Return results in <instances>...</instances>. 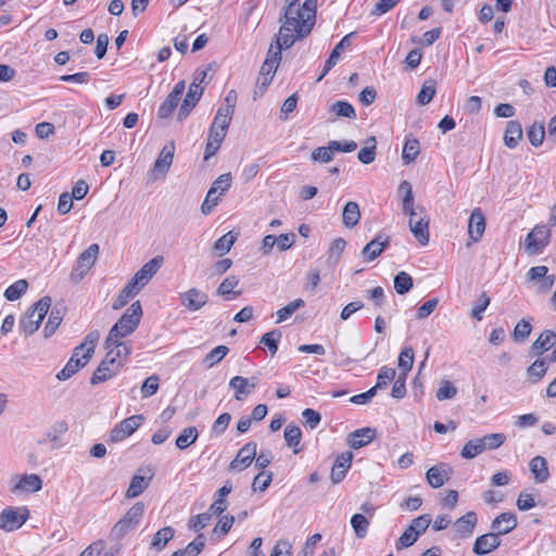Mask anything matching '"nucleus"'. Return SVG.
I'll list each match as a JSON object with an SVG mask.
<instances>
[{
	"mask_svg": "<svg viewBox=\"0 0 556 556\" xmlns=\"http://www.w3.org/2000/svg\"><path fill=\"white\" fill-rule=\"evenodd\" d=\"M287 2L285 21L279 30L286 34L285 45L292 46L311 34L316 18L317 0H305L301 7L291 0Z\"/></svg>",
	"mask_w": 556,
	"mask_h": 556,
	"instance_id": "obj_1",
	"label": "nucleus"
},
{
	"mask_svg": "<svg viewBox=\"0 0 556 556\" xmlns=\"http://www.w3.org/2000/svg\"><path fill=\"white\" fill-rule=\"evenodd\" d=\"M141 317L142 307L140 302L136 301L131 303L116 324L111 328L105 339V345L111 346L116 339L131 334L139 326Z\"/></svg>",
	"mask_w": 556,
	"mask_h": 556,
	"instance_id": "obj_2",
	"label": "nucleus"
},
{
	"mask_svg": "<svg viewBox=\"0 0 556 556\" xmlns=\"http://www.w3.org/2000/svg\"><path fill=\"white\" fill-rule=\"evenodd\" d=\"M51 303L52 299L45 295L28 308L18 323V328L25 336H31L39 329L45 316L51 307Z\"/></svg>",
	"mask_w": 556,
	"mask_h": 556,
	"instance_id": "obj_3",
	"label": "nucleus"
},
{
	"mask_svg": "<svg viewBox=\"0 0 556 556\" xmlns=\"http://www.w3.org/2000/svg\"><path fill=\"white\" fill-rule=\"evenodd\" d=\"M506 435L504 433H491L482 438L469 440L462 448L460 455L465 459H472L484 451L498 448L504 444Z\"/></svg>",
	"mask_w": 556,
	"mask_h": 556,
	"instance_id": "obj_4",
	"label": "nucleus"
},
{
	"mask_svg": "<svg viewBox=\"0 0 556 556\" xmlns=\"http://www.w3.org/2000/svg\"><path fill=\"white\" fill-rule=\"evenodd\" d=\"M146 506L142 502L135 503L119 519L111 530V539L115 541L122 540L128 532L134 530L140 522Z\"/></svg>",
	"mask_w": 556,
	"mask_h": 556,
	"instance_id": "obj_5",
	"label": "nucleus"
},
{
	"mask_svg": "<svg viewBox=\"0 0 556 556\" xmlns=\"http://www.w3.org/2000/svg\"><path fill=\"white\" fill-rule=\"evenodd\" d=\"M285 39L286 34H281V31L279 30V34L276 36L275 40L276 46L274 47V43L270 45L267 51L266 60L261 66L260 75L274 77V74L276 73L279 62L281 60V50L289 49L291 47L285 45Z\"/></svg>",
	"mask_w": 556,
	"mask_h": 556,
	"instance_id": "obj_6",
	"label": "nucleus"
},
{
	"mask_svg": "<svg viewBox=\"0 0 556 556\" xmlns=\"http://www.w3.org/2000/svg\"><path fill=\"white\" fill-rule=\"evenodd\" d=\"M29 518L27 507H7L0 513V529L12 532L20 529Z\"/></svg>",
	"mask_w": 556,
	"mask_h": 556,
	"instance_id": "obj_7",
	"label": "nucleus"
},
{
	"mask_svg": "<svg viewBox=\"0 0 556 556\" xmlns=\"http://www.w3.org/2000/svg\"><path fill=\"white\" fill-rule=\"evenodd\" d=\"M551 230L546 226H535L525 241L526 251L530 255H536L548 244Z\"/></svg>",
	"mask_w": 556,
	"mask_h": 556,
	"instance_id": "obj_8",
	"label": "nucleus"
},
{
	"mask_svg": "<svg viewBox=\"0 0 556 556\" xmlns=\"http://www.w3.org/2000/svg\"><path fill=\"white\" fill-rule=\"evenodd\" d=\"M143 421L142 415H134L118 422L110 432L111 442H121L131 435Z\"/></svg>",
	"mask_w": 556,
	"mask_h": 556,
	"instance_id": "obj_9",
	"label": "nucleus"
},
{
	"mask_svg": "<svg viewBox=\"0 0 556 556\" xmlns=\"http://www.w3.org/2000/svg\"><path fill=\"white\" fill-rule=\"evenodd\" d=\"M164 263V257L157 255L147 262L130 279V282L136 286L139 290H141L144 286L149 283L152 277L157 273L161 266Z\"/></svg>",
	"mask_w": 556,
	"mask_h": 556,
	"instance_id": "obj_10",
	"label": "nucleus"
},
{
	"mask_svg": "<svg viewBox=\"0 0 556 556\" xmlns=\"http://www.w3.org/2000/svg\"><path fill=\"white\" fill-rule=\"evenodd\" d=\"M408 226L415 239L421 245H427L429 243V218L424 207L419 208V215H414L409 218Z\"/></svg>",
	"mask_w": 556,
	"mask_h": 556,
	"instance_id": "obj_11",
	"label": "nucleus"
},
{
	"mask_svg": "<svg viewBox=\"0 0 556 556\" xmlns=\"http://www.w3.org/2000/svg\"><path fill=\"white\" fill-rule=\"evenodd\" d=\"M84 353V345H78L74 349L73 354L62 370L56 375L60 381H64L74 376L80 368L85 367L90 358H81Z\"/></svg>",
	"mask_w": 556,
	"mask_h": 556,
	"instance_id": "obj_12",
	"label": "nucleus"
},
{
	"mask_svg": "<svg viewBox=\"0 0 556 556\" xmlns=\"http://www.w3.org/2000/svg\"><path fill=\"white\" fill-rule=\"evenodd\" d=\"M256 442H248L237 453L229 464V470L242 471L248 468L256 457Z\"/></svg>",
	"mask_w": 556,
	"mask_h": 556,
	"instance_id": "obj_13",
	"label": "nucleus"
},
{
	"mask_svg": "<svg viewBox=\"0 0 556 556\" xmlns=\"http://www.w3.org/2000/svg\"><path fill=\"white\" fill-rule=\"evenodd\" d=\"M453 470L446 463H440L429 468L426 472L427 482L434 489L441 488L450 480Z\"/></svg>",
	"mask_w": 556,
	"mask_h": 556,
	"instance_id": "obj_14",
	"label": "nucleus"
},
{
	"mask_svg": "<svg viewBox=\"0 0 556 556\" xmlns=\"http://www.w3.org/2000/svg\"><path fill=\"white\" fill-rule=\"evenodd\" d=\"M501 538L493 531L479 535L472 546V553L483 556L495 551L501 545Z\"/></svg>",
	"mask_w": 556,
	"mask_h": 556,
	"instance_id": "obj_15",
	"label": "nucleus"
},
{
	"mask_svg": "<svg viewBox=\"0 0 556 556\" xmlns=\"http://www.w3.org/2000/svg\"><path fill=\"white\" fill-rule=\"evenodd\" d=\"M181 304L190 312H195L202 308L208 300L206 293L197 288H191L186 292L179 294Z\"/></svg>",
	"mask_w": 556,
	"mask_h": 556,
	"instance_id": "obj_16",
	"label": "nucleus"
},
{
	"mask_svg": "<svg viewBox=\"0 0 556 556\" xmlns=\"http://www.w3.org/2000/svg\"><path fill=\"white\" fill-rule=\"evenodd\" d=\"M353 453L348 451L340 454L331 468L330 479L333 484L340 483L346 476V472L352 466Z\"/></svg>",
	"mask_w": 556,
	"mask_h": 556,
	"instance_id": "obj_17",
	"label": "nucleus"
},
{
	"mask_svg": "<svg viewBox=\"0 0 556 556\" xmlns=\"http://www.w3.org/2000/svg\"><path fill=\"white\" fill-rule=\"evenodd\" d=\"M175 143L170 141L166 143L161 150L157 159L155 160L152 173L155 175L164 176L170 168L174 160Z\"/></svg>",
	"mask_w": 556,
	"mask_h": 556,
	"instance_id": "obj_18",
	"label": "nucleus"
},
{
	"mask_svg": "<svg viewBox=\"0 0 556 556\" xmlns=\"http://www.w3.org/2000/svg\"><path fill=\"white\" fill-rule=\"evenodd\" d=\"M478 523V516L475 511H468L459 517L454 523L453 529L460 539H468L472 535Z\"/></svg>",
	"mask_w": 556,
	"mask_h": 556,
	"instance_id": "obj_19",
	"label": "nucleus"
},
{
	"mask_svg": "<svg viewBox=\"0 0 556 556\" xmlns=\"http://www.w3.org/2000/svg\"><path fill=\"white\" fill-rule=\"evenodd\" d=\"M517 525L518 520L516 515L510 511H505L493 519L491 522V530L501 538V535L511 532Z\"/></svg>",
	"mask_w": 556,
	"mask_h": 556,
	"instance_id": "obj_20",
	"label": "nucleus"
},
{
	"mask_svg": "<svg viewBox=\"0 0 556 556\" xmlns=\"http://www.w3.org/2000/svg\"><path fill=\"white\" fill-rule=\"evenodd\" d=\"M390 237L386 233H378L370 242H368L362 250V255L371 262L376 260L389 245Z\"/></svg>",
	"mask_w": 556,
	"mask_h": 556,
	"instance_id": "obj_21",
	"label": "nucleus"
},
{
	"mask_svg": "<svg viewBox=\"0 0 556 556\" xmlns=\"http://www.w3.org/2000/svg\"><path fill=\"white\" fill-rule=\"evenodd\" d=\"M203 93V88H198L195 84H191L189 90L184 99L182 104L178 111V119L184 121L187 118L192 109L200 101Z\"/></svg>",
	"mask_w": 556,
	"mask_h": 556,
	"instance_id": "obj_22",
	"label": "nucleus"
},
{
	"mask_svg": "<svg viewBox=\"0 0 556 556\" xmlns=\"http://www.w3.org/2000/svg\"><path fill=\"white\" fill-rule=\"evenodd\" d=\"M376 437V429L365 427L351 432L348 437V444L351 448L357 450L368 445Z\"/></svg>",
	"mask_w": 556,
	"mask_h": 556,
	"instance_id": "obj_23",
	"label": "nucleus"
},
{
	"mask_svg": "<svg viewBox=\"0 0 556 556\" xmlns=\"http://www.w3.org/2000/svg\"><path fill=\"white\" fill-rule=\"evenodd\" d=\"M354 33L345 35L332 49L329 58L326 60L321 74L318 76L317 81H320L328 72L337 64L341 52L351 45V37Z\"/></svg>",
	"mask_w": 556,
	"mask_h": 556,
	"instance_id": "obj_24",
	"label": "nucleus"
},
{
	"mask_svg": "<svg viewBox=\"0 0 556 556\" xmlns=\"http://www.w3.org/2000/svg\"><path fill=\"white\" fill-rule=\"evenodd\" d=\"M485 230V218L480 208L471 212L468 222V235L473 242H478Z\"/></svg>",
	"mask_w": 556,
	"mask_h": 556,
	"instance_id": "obj_25",
	"label": "nucleus"
},
{
	"mask_svg": "<svg viewBox=\"0 0 556 556\" xmlns=\"http://www.w3.org/2000/svg\"><path fill=\"white\" fill-rule=\"evenodd\" d=\"M399 192L403 193L402 199V211L405 215H408L409 218L414 215H419V208L414 207V194L412 185L407 180H403L399 186Z\"/></svg>",
	"mask_w": 556,
	"mask_h": 556,
	"instance_id": "obj_26",
	"label": "nucleus"
},
{
	"mask_svg": "<svg viewBox=\"0 0 556 556\" xmlns=\"http://www.w3.org/2000/svg\"><path fill=\"white\" fill-rule=\"evenodd\" d=\"M123 365H111L109 361H105L104 358L99 364L98 368L93 372L90 383L92 386H96L101 382H105L112 377H114Z\"/></svg>",
	"mask_w": 556,
	"mask_h": 556,
	"instance_id": "obj_27",
	"label": "nucleus"
},
{
	"mask_svg": "<svg viewBox=\"0 0 556 556\" xmlns=\"http://www.w3.org/2000/svg\"><path fill=\"white\" fill-rule=\"evenodd\" d=\"M99 254V245L90 244L78 257L76 270L83 277L96 263Z\"/></svg>",
	"mask_w": 556,
	"mask_h": 556,
	"instance_id": "obj_28",
	"label": "nucleus"
},
{
	"mask_svg": "<svg viewBox=\"0 0 556 556\" xmlns=\"http://www.w3.org/2000/svg\"><path fill=\"white\" fill-rule=\"evenodd\" d=\"M522 138V127L518 121H509L506 124L504 143L509 149H515Z\"/></svg>",
	"mask_w": 556,
	"mask_h": 556,
	"instance_id": "obj_29",
	"label": "nucleus"
},
{
	"mask_svg": "<svg viewBox=\"0 0 556 556\" xmlns=\"http://www.w3.org/2000/svg\"><path fill=\"white\" fill-rule=\"evenodd\" d=\"M556 339V332L552 330L543 331L539 338L531 345V353L535 355H541L544 351L549 350Z\"/></svg>",
	"mask_w": 556,
	"mask_h": 556,
	"instance_id": "obj_30",
	"label": "nucleus"
},
{
	"mask_svg": "<svg viewBox=\"0 0 556 556\" xmlns=\"http://www.w3.org/2000/svg\"><path fill=\"white\" fill-rule=\"evenodd\" d=\"M229 388L235 390L233 397L237 401H244L253 391L248 384V378L235 376L229 380Z\"/></svg>",
	"mask_w": 556,
	"mask_h": 556,
	"instance_id": "obj_31",
	"label": "nucleus"
},
{
	"mask_svg": "<svg viewBox=\"0 0 556 556\" xmlns=\"http://www.w3.org/2000/svg\"><path fill=\"white\" fill-rule=\"evenodd\" d=\"M529 467L530 471L534 476V480L536 483H543L548 479L549 472L547 468V462L544 457L535 456L534 458L531 459Z\"/></svg>",
	"mask_w": 556,
	"mask_h": 556,
	"instance_id": "obj_32",
	"label": "nucleus"
},
{
	"mask_svg": "<svg viewBox=\"0 0 556 556\" xmlns=\"http://www.w3.org/2000/svg\"><path fill=\"white\" fill-rule=\"evenodd\" d=\"M175 535L174 528L167 526L162 529H160L152 538V541L150 543V548L154 549L156 552L163 551L167 543L173 540Z\"/></svg>",
	"mask_w": 556,
	"mask_h": 556,
	"instance_id": "obj_33",
	"label": "nucleus"
},
{
	"mask_svg": "<svg viewBox=\"0 0 556 556\" xmlns=\"http://www.w3.org/2000/svg\"><path fill=\"white\" fill-rule=\"evenodd\" d=\"M42 488V480L38 475L30 473L21 477L20 481L15 484L13 491L22 490L24 492H38Z\"/></svg>",
	"mask_w": 556,
	"mask_h": 556,
	"instance_id": "obj_34",
	"label": "nucleus"
},
{
	"mask_svg": "<svg viewBox=\"0 0 556 556\" xmlns=\"http://www.w3.org/2000/svg\"><path fill=\"white\" fill-rule=\"evenodd\" d=\"M361 218V210L356 202L349 201L342 212V223L346 228L355 227Z\"/></svg>",
	"mask_w": 556,
	"mask_h": 556,
	"instance_id": "obj_35",
	"label": "nucleus"
},
{
	"mask_svg": "<svg viewBox=\"0 0 556 556\" xmlns=\"http://www.w3.org/2000/svg\"><path fill=\"white\" fill-rule=\"evenodd\" d=\"M152 476L146 478L140 475H135L129 483V486L126 491V497L134 498L139 496L144 490L149 486Z\"/></svg>",
	"mask_w": 556,
	"mask_h": 556,
	"instance_id": "obj_36",
	"label": "nucleus"
},
{
	"mask_svg": "<svg viewBox=\"0 0 556 556\" xmlns=\"http://www.w3.org/2000/svg\"><path fill=\"white\" fill-rule=\"evenodd\" d=\"M238 285H239V279L236 276L230 275V276L226 277L223 280V282L218 286V288L216 290V294L225 298L226 300L236 298V296L240 295L239 291L238 292L233 291V289Z\"/></svg>",
	"mask_w": 556,
	"mask_h": 556,
	"instance_id": "obj_37",
	"label": "nucleus"
},
{
	"mask_svg": "<svg viewBox=\"0 0 556 556\" xmlns=\"http://www.w3.org/2000/svg\"><path fill=\"white\" fill-rule=\"evenodd\" d=\"M199 437V431L195 427L190 426L185 428L176 439V446L179 450H186L192 445Z\"/></svg>",
	"mask_w": 556,
	"mask_h": 556,
	"instance_id": "obj_38",
	"label": "nucleus"
},
{
	"mask_svg": "<svg viewBox=\"0 0 556 556\" xmlns=\"http://www.w3.org/2000/svg\"><path fill=\"white\" fill-rule=\"evenodd\" d=\"M419 152V141L416 138L406 137L402 151V160L404 164L414 162L417 159Z\"/></svg>",
	"mask_w": 556,
	"mask_h": 556,
	"instance_id": "obj_39",
	"label": "nucleus"
},
{
	"mask_svg": "<svg viewBox=\"0 0 556 556\" xmlns=\"http://www.w3.org/2000/svg\"><path fill=\"white\" fill-rule=\"evenodd\" d=\"M140 292V290L134 286L130 281L122 289L118 296L113 302V309L118 311L123 308L129 301Z\"/></svg>",
	"mask_w": 556,
	"mask_h": 556,
	"instance_id": "obj_40",
	"label": "nucleus"
},
{
	"mask_svg": "<svg viewBox=\"0 0 556 556\" xmlns=\"http://www.w3.org/2000/svg\"><path fill=\"white\" fill-rule=\"evenodd\" d=\"M547 361L546 359H536L527 368V375L529 380L532 383L539 382L547 371Z\"/></svg>",
	"mask_w": 556,
	"mask_h": 556,
	"instance_id": "obj_41",
	"label": "nucleus"
},
{
	"mask_svg": "<svg viewBox=\"0 0 556 556\" xmlns=\"http://www.w3.org/2000/svg\"><path fill=\"white\" fill-rule=\"evenodd\" d=\"M285 440L288 446L293 447L294 453H299L300 448H298V445L301 442L302 438V431L300 427L290 424L285 428Z\"/></svg>",
	"mask_w": 556,
	"mask_h": 556,
	"instance_id": "obj_42",
	"label": "nucleus"
},
{
	"mask_svg": "<svg viewBox=\"0 0 556 556\" xmlns=\"http://www.w3.org/2000/svg\"><path fill=\"white\" fill-rule=\"evenodd\" d=\"M527 137L533 147H540L545 137V127L541 122H534L527 130Z\"/></svg>",
	"mask_w": 556,
	"mask_h": 556,
	"instance_id": "obj_43",
	"label": "nucleus"
},
{
	"mask_svg": "<svg viewBox=\"0 0 556 556\" xmlns=\"http://www.w3.org/2000/svg\"><path fill=\"white\" fill-rule=\"evenodd\" d=\"M437 83L433 79H428L424 83L420 91L417 94L416 101L419 105L428 104L435 94Z\"/></svg>",
	"mask_w": 556,
	"mask_h": 556,
	"instance_id": "obj_44",
	"label": "nucleus"
},
{
	"mask_svg": "<svg viewBox=\"0 0 556 556\" xmlns=\"http://www.w3.org/2000/svg\"><path fill=\"white\" fill-rule=\"evenodd\" d=\"M394 290L397 294L403 295L413 288V278L406 271H400L394 276Z\"/></svg>",
	"mask_w": 556,
	"mask_h": 556,
	"instance_id": "obj_45",
	"label": "nucleus"
},
{
	"mask_svg": "<svg viewBox=\"0 0 556 556\" xmlns=\"http://www.w3.org/2000/svg\"><path fill=\"white\" fill-rule=\"evenodd\" d=\"M28 289V282L25 279H20L9 286L4 291V298L8 301H16L18 300L24 293H26Z\"/></svg>",
	"mask_w": 556,
	"mask_h": 556,
	"instance_id": "obj_46",
	"label": "nucleus"
},
{
	"mask_svg": "<svg viewBox=\"0 0 556 556\" xmlns=\"http://www.w3.org/2000/svg\"><path fill=\"white\" fill-rule=\"evenodd\" d=\"M238 239V233L229 231L222 236L214 244V250L219 254L224 255L228 253Z\"/></svg>",
	"mask_w": 556,
	"mask_h": 556,
	"instance_id": "obj_47",
	"label": "nucleus"
},
{
	"mask_svg": "<svg viewBox=\"0 0 556 556\" xmlns=\"http://www.w3.org/2000/svg\"><path fill=\"white\" fill-rule=\"evenodd\" d=\"M367 146L358 151L357 157L363 164H370L376 159V138L370 137L366 141Z\"/></svg>",
	"mask_w": 556,
	"mask_h": 556,
	"instance_id": "obj_48",
	"label": "nucleus"
},
{
	"mask_svg": "<svg viewBox=\"0 0 556 556\" xmlns=\"http://www.w3.org/2000/svg\"><path fill=\"white\" fill-rule=\"evenodd\" d=\"M395 376H396V371L394 368L387 367V366L381 367L378 371L377 382L372 387V389H375V391L377 392L378 390L387 388L388 384L392 380H394Z\"/></svg>",
	"mask_w": 556,
	"mask_h": 556,
	"instance_id": "obj_49",
	"label": "nucleus"
},
{
	"mask_svg": "<svg viewBox=\"0 0 556 556\" xmlns=\"http://www.w3.org/2000/svg\"><path fill=\"white\" fill-rule=\"evenodd\" d=\"M100 337L101 334L99 330H92L85 337L83 343L79 344L84 345V353L81 358H91Z\"/></svg>",
	"mask_w": 556,
	"mask_h": 556,
	"instance_id": "obj_50",
	"label": "nucleus"
},
{
	"mask_svg": "<svg viewBox=\"0 0 556 556\" xmlns=\"http://www.w3.org/2000/svg\"><path fill=\"white\" fill-rule=\"evenodd\" d=\"M330 111L339 117H346L351 119L356 118V112L354 106L348 101H336Z\"/></svg>",
	"mask_w": 556,
	"mask_h": 556,
	"instance_id": "obj_51",
	"label": "nucleus"
},
{
	"mask_svg": "<svg viewBox=\"0 0 556 556\" xmlns=\"http://www.w3.org/2000/svg\"><path fill=\"white\" fill-rule=\"evenodd\" d=\"M62 319H63V316H62L60 309L52 308L49 314L48 321L46 323V326L43 328V336L46 338L51 337L55 332V330L58 329L60 324L62 323Z\"/></svg>",
	"mask_w": 556,
	"mask_h": 556,
	"instance_id": "obj_52",
	"label": "nucleus"
},
{
	"mask_svg": "<svg viewBox=\"0 0 556 556\" xmlns=\"http://www.w3.org/2000/svg\"><path fill=\"white\" fill-rule=\"evenodd\" d=\"M229 349L226 345H218L214 348L203 359L207 368H212L218 364L227 354Z\"/></svg>",
	"mask_w": 556,
	"mask_h": 556,
	"instance_id": "obj_53",
	"label": "nucleus"
},
{
	"mask_svg": "<svg viewBox=\"0 0 556 556\" xmlns=\"http://www.w3.org/2000/svg\"><path fill=\"white\" fill-rule=\"evenodd\" d=\"M304 300L296 299L287 304L286 306L281 307L280 309L277 311L276 324L282 323L283 320L289 318L295 311H298L301 307H304Z\"/></svg>",
	"mask_w": 556,
	"mask_h": 556,
	"instance_id": "obj_54",
	"label": "nucleus"
},
{
	"mask_svg": "<svg viewBox=\"0 0 556 556\" xmlns=\"http://www.w3.org/2000/svg\"><path fill=\"white\" fill-rule=\"evenodd\" d=\"M351 526L355 532V535L359 539H363L367 534L369 521L362 514H355L351 518Z\"/></svg>",
	"mask_w": 556,
	"mask_h": 556,
	"instance_id": "obj_55",
	"label": "nucleus"
},
{
	"mask_svg": "<svg viewBox=\"0 0 556 556\" xmlns=\"http://www.w3.org/2000/svg\"><path fill=\"white\" fill-rule=\"evenodd\" d=\"M281 331L279 329H274L269 332H266L261 338V343L266 345L271 355H275L278 351V343L281 339Z\"/></svg>",
	"mask_w": 556,
	"mask_h": 556,
	"instance_id": "obj_56",
	"label": "nucleus"
},
{
	"mask_svg": "<svg viewBox=\"0 0 556 556\" xmlns=\"http://www.w3.org/2000/svg\"><path fill=\"white\" fill-rule=\"evenodd\" d=\"M231 174L226 173L220 175L214 182L212 184V187L210 188L211 194H216L219 190V195L224 194L226 191H228L231 187Z\"/></svg>",
	"mask_w": 556,
	"mask_h": 556,
	"instance_id": "obj_57",
	"label": "nucleus"
},
{
	"mask_svg": "<svg viewBox=\"0 0 556 556\" xmlns=\"http://www.w3.org/2000/svg\"><path fill=\"white\" fill-rule=\"evenodd\" d=\"M334 156L331 142L327 147H318L312 152V161L320 163H329Z\"/></svg>",
	"mask_w": 556,
	"mask_h": 556,
	"instance_id": "obj_58",
	"label": "nucleus"
},
{
	"mask_svg": "<svg viewBox=\"0 0 556 556\" xmlns=\"http://www.w3.org/2000/svg\"><path fill=\"white\" fill-rule=\"evenodd\" d=\"M346 242L343 238H337L334 239L328 251V261L330 263L337 264L341 254L343 253L345 249Z\"/></svg>",
	"mask_w": 556,
	"mask_h": 556,
	"instance_id": "obj_59",
	"label": "nucleus"
},
{
	"mask_svg": "<svg viewBox=\"0 0 556 556\" xmlns=\"http://www.w3.org/2000/svg\"><path fill=\"white\" fill-rule=\"evenodd\" d=\"M457 394V388L447 380H442L435 396L439 401L451 400Z\"/></svg>",
	"mask_w": 556,
	"mask_h": 556,
	"instance_id": "obj_60",
	"label": "nucleus"
},
{
	"mask_svg": "<svg viewBox=\"0 0 556 556\" xmlns=\"http://www.w3.org/2000/svg\"><path fill=\"white\" fill-rule=\"evenodd\" d=\"M160 378L157 375L148 377L141 386L142 397H150L159 391Z\"/></svg>",
	"mask_w": 556,
	"mask_h": 556,
	"instance_id": "obj_61",
	"label": "nucleus"
},
{
	"mask_svg": "<svg viewBox=\"0 0 556 556\" xmlns=\"http://www.w3.org/2000/svg\"><path fill=\"white\" fill-rule=\"evenodd\" d=\"M232 113L229 109H218L211 126L227 130L231 122Z\"/></svg>",
	"mask_w": 556,
	"mask_h": 556,
	"instance_id": "obj_62",
	"label": "nucleus"
},
{
	"mask_svg": "<svg viewBox=\"0 0 556 556\" xmlns=\"http://www.w3.org/2000/svg\"><path fill=\"white\" fill-rule=\"evenodd\" d=\"M179 101L180 100L168 94L159 108V112H157L159 117L160 118L169 117L173 114V112L175 111V109L177 108Z\"/></svg>",
	"mask_w": 556,
	"mask_h": 556,
	"instance_id": "obj_63",
	"label": "nucleus"
},
{
	"mask_svg": "<svg viewBox=\"0 0 556 556\" xmlns=\"http://www.w3.org/2000/svg\"><path fill=\"white\" fill-rule=\"evenodd\" d=\"M204 546L205 536L201 533L184 548V553L186 556H198Z\"/></svg>",
	"mask_w": 556,
	"mask_h": 556,
	"instance_id": "obj_64",
	"label": "nucleus"
}]
</instances>
